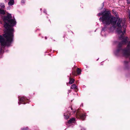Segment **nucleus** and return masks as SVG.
Wrapping results in <instances>:
<instances>
[{"label":"nucleus","mask_w":130,"mask_h":130,"mask_svg":"<svg viewBox=\"0 0 130 130\" xmlns=\"http://www.w3.org/2000/svg\"><path fill=\"white\" fill-rule=\"evenodd\" d=\"M107 12H108V11H107L106 12H105V13H99V14H98V15L99 16H100L101 15H103L102 17H103V16H104V15L105 14V13H106ZM102 18V17H101Z\"/></svg>","instance_id":"obj_13"},{"label":"nucleus","mask_w":130,"mask_h":130,"mask_svg":"<svg viewBox=\"0 0 130 130\" xmlns=\"http://www.w3.org/2000/svg\"><path fill=\"white\" fill-rule=\"evenodd\" d=\"M18 103H19V104H20V103H19V102H18Z\"/></svg>","instance_id":"obj_22"},{"label":"nucleus","mask_w":130,"mask_h":130,"mask_svg":"<svg viewBox=\"0 0 130 130\" xmlns=\"http://www.w3.org/2000/svg\"><path fill=\"white\" fill-rule=\"evenodd\" d=\"M76 117H77L78 115H79V116L80 118L82 119L83 120H84L85 118V116L84 114H80L78 115V113H77L76 114Z\"/></svg>","instance_id":"obj_4"},{"label":"nucleus","mask_w":130,"mask_h":130,"mask_svg":"<svg viewBox=\"0 0 130 130\" xmlns=\"http://www.w3.org/2000/svg\"><path fill=\"white\" fill-rule=\"evenodd\" d=\"M129 19H130V12H129Z\"/></svg>","instance_id":"obj_18"},{"label":"nucleus","mask_w":130,"mask_h":130,"mask_svg":"<svg viewBox=\"0 0 130 130\" xmlns=\"http://www.w3.org/2000/svg\"><path fill=\"white\" fill-rule=\"evenodd\" d=\"M14 4V0H10L8 3L9 5L12 6Z\"/></svg>","instance_id":"obj_6"},{"label":"nucleus","mask_w":130,"mask_h":130,"mask_svg":"<svg viewBox=\"0 0 130 130\" xmlns=\"http://www.w3.org/2000/svg\"><path fill=\"white\" fill-rule=\"evenodd\" d=\"M11 18V15L9 14L3 18L5 23L4 26L6 29L4 36L6 39V40H5L0 35V43L3 46H9L13 41V29L11 26L15 25L16 22L15 19H10Z\"/></svg>","instance_id":"obj_2"},{"label":"nucleus","mask_w":130,"mask_h":130,"mask_svg":"<svg viewBox=\"0 0 130 130\" xmlns=\"http://www.w3.org/2000/svg\"><path fill=\"white\" fill-rule=\"evenodd\" d=\"M71 88V89H77V87L76 86L75 84H73L72 85Z\"/></svg>","instance_id":"obj_8"},{"label":"nucleus","mask_w":130,"mask_h":130,"mask_svg":"<svg viewBox=\"0 0 130 130\" xmlns=\"http://www.w3.org/2000/svg\"><path fill=\"white\" fill-rule=\"evenodd\" d=\"M22 130H27V129L25 128H23V129H22Z\"/></svg>","instance_id":"obj_19"},{"label":"nucleus","mask_w":130,"mask_h":130,"mask_svg":"<svg viewBox=\"0 0 130 130\" xmlns=\"http://www.w3.org/2000/svg\"><path fill=\"white\" fill-rule=\"evenodd\" d=\"M0 13L3 14H4L5 13L4 10L0 9Z\"/></svg>","instance_id":"obj_12"},{"label":"nucleus","mask_w":130,"mask_h":130,"mask_svg":"<svg viewBox=\"0 0 130 130\" xmlns=\"http://www.w3.org/2000/svg\"><path fill=\"white\" fill-rule=\"evenodd\" d=\"M77 73L78 74H80L81 73V70L79 68H78L77 70Z\"/></svg>","instance_id":"obj_11"},{"label":"nucleus","mask_w":130,"mask_h":130,"mask_svg":"<svg viewBox=\"0 0 130 130\" xmlns=\"http://www.w3.org/2000/svg\"><path fill=\"white\" fill-rule=\"evenodd\" d=\"M72 74L73 75H75V71L72 73Z\"/></svg>","instance_id":"obj_16"},{"label":"nucleus","mask_w":130,"mask_h":130,"mask_svg":"<svg viewBox=\"0 0 130 130\" xmlns=\"http://www.w3.org/2000/svg\"><path fill=\"white\" fill-rule=\"evenodd\" d=\"M2 49H0V54H1V53H2Z\"/></svg>","instance_id":"obj_17"},{"label":"nucleus","mask_w":130,"mask_h":130,"mask_svg":"<svg viewBox=\"0 0 130 130\" xmlns=\"http://www.w3.org/2000/svg\"><path fill=\"white\" fill-rule=\"evenodd\" d=\"M0 6L2 9L5 7L4 4V3H0Z\"/></svg>","instance_id":"obj_10"},{"label":"nucleus","mask_w":130,"mask_h":130,"mask_svg":"<svg viewBox=\"0 0 130 130\" xmlns=\"http://www.w3.org/2000/svg\"><path fill=\"white\" fill-rule=\"evenodd\" d=\"M71 92V91H70V90L69 91V92Z\"/></svg>","instance_id":"obj_21"},{"label":"nucleus","mask_w":130,"mask_h":130,"mask_svg":"<svg viewBox=\"0 0 130 130\" xmlns=\"http://www.w3.org/2000/svg\"><path fill=\"white\" fill-rule=\"evenodd\" d=\"M127 49H130V41L128 42L127 46Z\"/></svg>","instance_id":"obj_14"},{"label":"nucleus","mask_w":130,"mask_h":130,"mask_svg":"<svg viewBox=\"0 0 130 130\" xmlns=\"http://www.w3.org/2000/svg\"><path fill=\"white\" fill-rule=\"evenodd\" d=\"M75 119L74 118H72L69 120L68 122L69 123H74L75 121Z\"/></svg>","instance_id":"obj_5"},{"label":"nucleus","mask_w":130,"mask_h":130,"mask_svg":"<svg viewBox=\"0 0 130 130\" xmlns=\"http://www.w3.org/2000/svg\"><path fill=\"white\" fill-rule=\"evenodd\" d=\"M99 20L103 23L106 25L111 24L114 26L116 24V28H117V32L120 36V39L122 41L119 43L118 47L120 48L122 46L125 44L128 40L127 37H125L123 36L125 33L126 26L125 24V21L121 18H116L113 16H111L110 12H107L104 15L102 18H100Z\"/></svg>","instance_id":"obj_1"},{"label":"nucleus","mask_w":130,"mask_h":130,"mask_svg":"<svg viewBox=\"0 0 130 130\" xmlns=\"http://www.w3.org/2000/svg\"><path fill=\"white\" fill-rule=\"evenodd\" d=\"M119 49H118L117 51V52H119Z\"/></svg>","instance_id":"obj_20"},{"label":"nucleus","mask_w":130,"mask_h":130,"mask_svg":"<svg viewBox=\"0 0 130 130\" xmlns=\"http://www.w3.org/2000/svg\"><path fill=\"white\" fill-rule=\"evenodd\" d=\"M69 84H72V83H73L74 81V79L70 78H69Z\"/></svg>","instance_id":"obj_7"},{"label":"nucleus","mask_w":130,"mask_h":130,"mask_svg":"<svg viewBox=\"0 0 130 130\" xmlns=\"http://www.w3.org/2000/svg\"><path fill=\"white\" fill-rule=\"evenodd\" d=\"M64 118L65 119H67L69 118V117L68 116H66L65 115H64Z\"/></svg>","instance_id":"obj_15"},{"label":"nucleus","mask_w":130,"mask_h":130,"mask_svg":"<svg viewBox=\"0 0 130 130\" xmlns=\"http://www.w3.org/2000/svg\"><path fill=\"white\" fill-rule=\"evenodd\" d=\"M123 54L126 56H127L130 54V52L128 49H124L123 51Z\"/></svg>","instance_id":"obj_3"},{"label":"nucleus","mask_w":130,"mask_h":130,"mask_svg":"<svg viewBox=\"0 0 130 130\" xmlns=\"http://www.w3.org/2000/svg\"><path fill=\"white\" fill-rule=\"evenodd\" d=\"M26 98L24 97L21 98L20 99H19V101L21 102H23L25 100Z\"/></svg>","instance_id":"obj_9"}]
</instances>
